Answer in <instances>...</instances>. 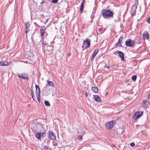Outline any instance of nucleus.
I'll return each mask as SVG.
<instances>
[{
  "mask_svg": "<svg viewBox=\"0 0 150 150\" xmlns=\"http://www.w3.org/2000/svg\"><path fill=\"white\" fill-rule=\"evenodd\" d=\"M102 13V16L105 18L109 17H112L113 14L110 10L106 9L103 10Z\"/></svg>",
  "mask_w": 150,
  "mask_h": 150,
  "instance_id": "nucleus-1",
  "label": "nucleus"
},
{
  "mask_svg": "<svg viewBox=\"0 0 150 150\" xmlns=\"http://www.w3.org/2000/svg\"><path fill=\"white\" fill-rule=\"evenodd\" d=\"M35 94L39 102L40 101V90L38 86L35 84Z\"/></svg>",
  "mask_w": 150,
  "mask_h": 150,
  "instance_id": "nucleus-2",
  "label": "nucleus"
},
{
  "mask_svg": "<svg viewBox=\"0 0 150 150\" xmlns=\"http://www.w3.org/2000/svg\"><path fill=\"white\" fill-rule=\"evenodd\" d=\"M46 136V134L45 132L42 133H37L35 134L36 137L38 139H41Z\"/></svg>",
  "mask_w": 150,
  "mask_h": 150,
  "instance_id": "nucleus-3",
  "label": "nucleus"
},
{
  "mask_svg": "<svg viewBox=\"0 0 150 150\" xmlns=\"http://www.w3.org/2000/svg\"><path fill=\"white\" fill-rule=\"evenodd\" d=\"M143 112L142 111H138L134 114L132 118L134 120H136L139 118L143 114Z\"/></svg>",
  "mask_w": 150,
  "mask_h": 150,
  "instance_id": "nucleus-4",
  "label": "nucleus"
},
{
  "mask_svg": "<svg viewBox=\"0 0 150 150\" xmlns=\"http://www.w3.org/2000/svg\"><path fill=\"white\" fill-rule=\"evenodd\" d=\"M17 75L19 78L27 80L29 79L28 75L27 74L17 73Z\"/></svg>",
  "mask_w": 150,
  "mask_h": 150,
  "instance_id": "nucleus-5",
  "label": "nucleus"
},
{
  "mask_svg": "<svg viewBox=\"0 0 150 150\" xmlns=\"http://www.w3.org/2000/svg\"><path fill=\"white\" fill-rule=\"evenodd\" d=\"M134 41H132L130 39H128L125 42V45L128 47H134L135 44H134Z\"/></svg>",
  "mask_w": 150,
  "mask_h": 150,
  "instance_id": "nucleus-6",
  "label": "nucleus"
},
{
  "mask_svg": "<svg viewBox=\"0 0 150 150\" xmlns=\"http://www.w3.org/2000/svg\"><path fill=\"white\" fill-rule=\"evenodd\" d=\"M89 40L88 39H87L83 41L82 45L83 48H87L90 46L91 41L90 40H89L90 41H89Z\"/></svg>",
  "mask_w": 150,
  "mask_h": 150,
  "instance_id": "nucleus-7",
  "label": "nucleus"
},
{
  "mask_svg": "<svg viewBox=\"0 0 150 150\" xmlns=\"http://www.w3.org/2000/svg\"><path fill=\"white\" fill-rule=\"evenodd\" d=\"M48 139H50V140H54L56 139L55 135L54 134L53 132L51 131H49L48 133Z\"/></svg>",
  "mask_w": 150,
  "mask_h": 150,
  "instance_id": "nucleus-8",
  "label": "nucleus"
},
{
  "mask_svg": "<svg viewBox=\"0 0 150 150\" xmlns=\"http://www.w3.org/2000/svg\"><path fill=\"white\" fill-rule=\"evenodd\" d=\"M114 125V123L113 121L108 122L106 124L105 127L107 129H110L112 128Z\"/></svg>",
  "mask_w": 150,
  "mask_h": 150,
  "instance_id": "nucleus-9",
  "label": "nucleus"
},
{
  "mask_svg": "<svg viewBox=\"0 0 150 150\" xmlns=\"http://www.w3.org/2000/svg\"><path fill=\"white\" fill-rule=\"evenodd\" d=\"M47 83L44 88V89H46L48 86H54V84L52 81H50L48 80L47 81Z\"/></svg>",
  "mask_w": 150,
  "mask_h": 150,
  "instance_id": "nucleus-10",
  "label": "nucleus"
},
{
  "mask_svg": "<svg viewBox=\"0 0 150 150\" xmlns=\"http://www.w3.org/2000/svg\"><path fill=\"white\" fill-rule=\"evenodd\" d=\"M137 5H133L131 8V12L132 14L135 13L137 10Z\"/></svg>",
  "mask_w": 150,
  "mask_h": 150,
  "instance_id": "nucleus-11",
  "label": "nucleus"
},
{
  "mask_svg": "<svg viewBox=\"0 0 150 150\" xmlns=\"http://www.w3.org/2000/svg\"><path fill=\"white\" fill-rule=\"evenodd\" d=\"M93 99L96 101L100 103L101 102V99L100 97L98 96L97 95H94L93 96Z\"/></svg>",
  "mask_w": 150,
  "mask_h": 150,
  "instance_id": "nucleus-12",
  "label": "nucleus"
},
{
  "mask_svg": "<svg viewBox=\"0 0 150 150\" xmlns=\"http://www.w3.org/2000/svg\"><path fill=\"white\" fill-rule=\"evenodd\" d=\"M119 57H120L122 60L124 61V55L123 53L120 51H117Z\"/></svg>",
  "mask_w": 150,
  "mask_h": 150,
  "instance_id": "nucleus-13",
  "label": "nucleus"
},
{
  "mask_svg": "<svg viewBox=\"0 0 150 150\" xmlns=\"http://www.w3.org/2000/svg\"><path fill=\"white\" fill-rule=\"evenodd\" d=\"M143 37L146 39H148L149 38V35L148 32L146 31L143 34Z\"/></svg>",
  "mask_w": 150,
  "mask_h": 150,
  "instance_id": "nucleus-14",
  "label": "nucleus"
},
{
  "mask_svg": "<svg viewBox=\"0 0 150 150\" xmlns=\"http://www.w3.org/2000/svg\"><path fill=\"white\" fill-rule=\"evenodd\" d=\"M99 51L98 49H96L93 52L91 57V60L93 59Z\"/></svg>",
  "mask_w": 150,
  "mask_h": 150,
  "instance_id": "nucleus-15",
  "label": "nucleus"
},
{
  "mask_svg": "<svg viewBox=\"0 0 150 150\" xmlns=\"http://www.w3.org/2000/svg\"><path fill=\"white\" fill-rule=\"evenodd\" d=\"M42 28L40 29V32L41 35L43 36L44 35V34L45 33V28L44 26L41 27Z\"/></svg>",
  "mask_w": 150,
  "mask_h": 150,
  "instance_id": "nucleus-16",
  "label": "nucleus"
},
{
  "mask_svg": "<svg viewBox=\"0 0 150 150\" xmlns=\"http://www.w3.org/2000/svg\"><path fill=\"white\" fill-rule=\"evenodd\" d=\"M123 39V38L121 37L119 39L118 42L116 44V46H118L119 47L121 46V43Z\"/></svg>",
  "mask_w": 150,
  "mask_h": 150,
  "instance_id": "nucleus-17",
  "label": "nucleus"
},
{
  "mask_svg": "<svg viewBox=\"0 0 150 150\" xmlns=\"http://www.w3.org/2000/svg\"><path fill=\"white\" fill-rule=\"evenodd\" d=\"M92 90L94 92L96 93L98 91V88L96 87H92L91 88Z\"/></svg>",
  "mask_w": 150,
  "mask_h": 150,
  "instance_id": "nucleus-18",
  "label": "nucleus"
},
{
  "mask_svg": "<svg viewBox=\"0 0 150 150\" xmlns=\"http://www.w3.org/2000/svg\"><path fill=\"white\" fill-rule=\"evenodd\" d=\"M146 100H144L142 101V105L144 108H146Z\"/></svg>",
  "mask_w": 150,
  "mask_h": 150,
  "instance_id": "nucleus-19",
  "label": "nucleus"
},
{
  "mask_svg": "<svg viewBox=\"0 0 150 150\" xmlns=\"http://www.w3.org/2000/svg\"><path fill=\"white\" fill-rule=\"evenodd\" d=\"M44 103L45 105L46 106H49L50 105V103L48 101L45 100L44 101Z\"/></svg>",
  "mask_w": 150,
  "mask_h": 150,
  "instance_id": "nucleus-20",
  "label": "nucleus"
},
{
  "mask_svg": "<svg viewBox=\"0 0 150 150\" xmlns=\"http://www.w3.org/2000/svg\"><path fill=\"white\" fill-rule=\"evenodd\" d=\"M4 66H7L9 64L8 62L6 61H3Z\"/></svg>",
  "mask_w": 150,
  "mask_h": 150,
  "instance_id": "nucleus-21",
  "label": "nucleus"
},
{
  "mask_svg": "<svg viewBox=\"0 0 150 150\" xmlns=\"http://www.w3.org/2000/svg\"><path fill=\"white\" fill-rule=\"evenodd\" d=\"M30 25L29 22L26 23L25 24V27L26 29H28Z\"/></svg>",
  "mask_w": 150,
  "mask_h": 150,
  "instance_id": "nucleus-22",
  "label": "nucleus"
},
{
  "mask_svg": "<svg viewBox=\"0 0 150 150\" xmlns=\"http://www.w3.org/2000/svg\"><path fill=\"white\" fill-rule=\"evenodd\" d=\"M94 17V14L93 13H92V14L91 16V22H92Z\"/></svg>",
  "mask_w": 150,
  "mask_h": 150,
  "instance_id": "nucleus-23",
  "label": "nucleus"
},
{
  "mask_svg": "<svg viewBox=\"0 0 150 150\" xmlns=\"http://www.w3.org/2000/svg\"><path fill=\"white\" fill-rule=\"evenodd\" d=\"M137 76L136 75L133 76L132 77V79L134 81H135L137 79Z\"/></svg>",
  "mask_w": 150,
  "mask_h": 150,
  "instance_id": "nucleus-24",
  "label": "nucleus"
},
{
  "mask_svg": "<svg viewBox=\"0 0 150 150\" xmlns=\"http://www.w3.org/2000/svg\"><path fill=\"white\" fill-rule=\"evenodd\" d=\"M47 149V147L45 145H44L42 146V150H46Z\"/></svg>",
  "mask_w": 150,
  "mask_h": 150,
  "instance_id": "nucleus-25",
  "label": "nucleus"
},
{
  "mask_svg": "<svg viewBox=\"0 0 150 150\" xmlns=\"http://www.w3.org/2000/svg\"><path fill=\"white\" fill-rule=\"evenodd\" d=\"M77 138L79 140H81L82 139V136L81 135H79L77 137Z\"/></svg>",
  "mask_w": 150,
  "mask_h": 150,
  "instance_id": "nucleus-26",
  "label": "nucleus"
},
{
  "mask_svg": "<svg viewBox=\"0 0 150 150\" xmlns=\"http://www.w3.org/2000/svg\"><path fill=\"white\" fill-rule=\"evenodd\" d=\"M83 7L84 6H80V11H81V12H83Z\"/></svg>",
  "mask_w": 150,
  "mask_h": 150,
  "instance_id": "nucleus-27",
  "label": "nucleus"
},
{
  "mask_svg": "<svg viewBox=\"0 0 150 150\" xmlns=\"http://www.w3.org/2000/svg\"><path fill=\"white\" fill-rule=\"evenodd\" d=\"M58 1V0H52L51 2L53 3H56Z\"/></svg>",
  "mask_w": 150,
  "mask_h": 150,
  "instance_id": "nucleus-28",
  "label": "nucleus"
},
{
  "mask_svg": "<svg viewBox=\"0 0 150 150\" xmlns=\"http://www.w3.org/2000/svg\"><path fill=\"white\" fill-rule=\"evenodd\" d=\"M31 95H34V92L33 89H31Z\"/></svg>",
  "mask_w": 150,
  "mask_h": 150,
  "instance_id": "nucleus-29",
  "label": "nucleus"
},
{
  "mask_svg": "<svg viewBox=\"0 0 150 150\" xmlns=\"http://www.w3.org/2000/svg\"><path fill=\"white\" fill-rule=\"evenodd\" d=\"M142 134L144 135H146V131H143L142 132Z\"/></svg>",
  "mask_w": 150,
  "mask_h": 150,
  "instance_id": "nucleus-30",
  "label": "nucleus"
},
{
  "mask_svg": "<svg viewBox=\"0 0 150 150\" xmlns=\"http://www.w3.org/2000/svg\"><path fill=\"white\" fill-rule=\"evenodd\" d=\"M147 21L149 24H150V17H149L147 20Z\"/></svg>",
  "mask_w": 150,
  "mask_h": 150,
  "instance_id": "nucleus-31",
  "label": "nucleus"
},
{
  "mask_svg": "<svg viewBox=\"0 0 150 150\" xmlns=\"http://www.w3.org/2000/svg\"><path fill=\"white\" fill-rule=\"evenodd\" d=\"M138 4V1L137 0H136L135 1V4L134 5H137V6Z\"/></svg>",
  "mask_w": 150,
  "mask_h": 150,
  "instance_id": "nucleus-32",
  "label": "nucleus"
},
{
  "mask_svg": "<svg viewBox=\"0 0 150 150\" xmlns=\"http://www.w3.org/2000/svg\"><path fill=\"white\" fill-rule=\"evenodd\" d=\"M130 145L132 146H134L135 144L134 142H132L130 144Z\"/></svg>",
  "mask_w": 150,
  "mask_h": 150,
  "instance_id": "nucleus-33",
  "label": "nucleus"
},
{
  "mask_svg": "<svg viewBox=\"0 0 150 150\" xmlns=\"http://www.w3.org/2000/svg\"><path fill=\"white\" fill-rule=\"evenodd\" d=\"M0 65L1 66H4L3 61L0 62Z\"/></svg>",
  "mask_w": 150,
  "mask_h": 150,
  "instance_id": "nucleus-34",
  "label": "nucleus"
},
{
  "mask_svg": "<svg viewBox=\"0 0 150 150\" xmlns=\"http://www.w3.org/2000/svg\"><path fill=\"white\" fill-rule=\"evenodd\" d=\"M104 67H106L108 69H109L110 68V67L108 66H105Z\"/></svg>",
  "mask_w": 150,
  "mask_h": 150,
  "instance_id": "nucleus-35",
  "label": "nucleus"
},
{
  "mask_svg": "<svg viewBox=\"0 0 150 150\" xmlns=\"http://www.w3.org/2000/svg\"><path fill=\"white\" fill-rule=\"evenodd\" d=\"M29 30L28 29H26V30H25V33H27L28 32V31Z\"/></svg>",
  "mask_w": 150,
  "mask_h": 150,
  "instance_id": "nucleus-36",
  "label": "nucleus"
},
{
  "mask_svg": "<svg viewBox=\"0 0 150 150\" xmlns=\"http://www.w3.org/2000/svg\"><path fill=\"white\" fill-rule=\"evenodd\" d=\"M32 96V98H33V99L34 100H35V96L34 95H31Z\"/></svg>",
  "mask_w": 150,
  "mask_h": 150,
  "instance_id": "nucleus-37",
  "label": "nucleus"
},
{
  "mask_svg": "<svg viewBox=\"0 0 150 150\" xmlns=\"http://www.w3.org/2000/svg\"><path fill=\"white\" fill-rule=\"evenodd\" d=\"M117 52H114L113 53V54H117Z\"/></svg>",
  "mask_w": 150,
  "mask_h": 150,
  "instance_id": "nucleus-38",
  "label": "nucleus"
},
{
  "mask_svg": "<svg viewBox=\"0 0 150 150\" xmlns=\"http://www.w3.org/2000/svg\"><path fill=\"white\" fill-rule=\"evenodd\" d=\"M48 19H47L46 20V21L45 22V24H46V23H47L48 22Z\"/></svg>",
  "mask_w": 150,
  "mask_h": 150,
  "instance_id": "nucleus-39",
  "label": "nucleus"
},
{
  "mask_svg": "<svg viewBox=\"0 0 150 150\" xmlns=\"http://www.w3.org/2000/svg\"><path fill=\"white\" fill-rule=\"evenodd\" d=\"M84 3H81V6H84Z\"/></svg>",
  "mask_w": 150,
  "mask_h": 150,
  "instance_id": "nucleus-40",
  "label": "nucleus"
},
{
  "mask_svg": "<svg viewBox=\"0 0 150 150\" xmlns=\"http://www.w3.org/2000/svg\"><path fill=\"white\" fill-rule=\"evenodd\" d=\"M84 3H81V6H84Z\"/></svg>",
  "mask_w": 150,
  "mask_h": 150,
  "instance_id": "nucleus-41",
  "label": "nucleus"
},
{
  "mask_svg": "<svg viewBox=\"0 0 150 150\" xmlns=\"http://www.w3.org/2000/svg\"><path fill=\"white\" fill-rule=\"evenodd\" d=\"M85 95H86V96L87 97V96H88V94H87V93H86V94H85Z\"/></svg>",
  "mask_w": 150,
  "mask_h": 150,
  "instance_id": "nucleus-42",
  "label": "nucleus"
},
{
  "mask_svg": "<svg viewBox=\"0 0 150 150\" xmlns=\"http://www.w3.org/2000/svg\"><path fill=\"white\" fill-rule=\"evenodd\" d=\"M85 1H83L81 3L84 4L85 3Z\"/></svg>",
  "mask_w": 150,
  "mask_h": 150,
  "instance_id": "nucleus-43",
  "label": "nucleus"
},
{
  "mask_svg": "<svg viewBox=\"0 0 150 150\" xmlns=\"http://www.w3.org/2000/svg\"><path fill=\"white\" fill-rule=\"evenodd\" d=\"M43 44L44 45H46V43H45H45H44V42H43Z\"/></svg>",
  "mask_w": 150,
  "mask_h": 150,
  "instance_id": "nucleus-44",
  "label": "nucleus"
},
{
  "mask_svg": "<svg viewBox=\"0 0 150 150\" xmlns=\"http://www.w3.org/2000/svg\"><path fill=\"white\" fill-rule=\"evenodd\" d=\"M85 0H83V1H85Z\"/></svg>",
  "mask_w": 150,
  "mask_h": 150,
  "instance_id": "nucleus-45",
  "label": "nucleus"
}]
</instances>
